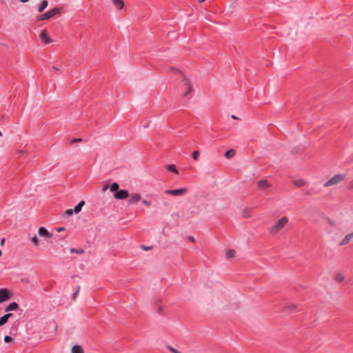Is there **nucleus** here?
Returning <instances> with one entry per match:
<instances>
[{"instance_id": "nucleus-1", "label": "nucleus", "mask_w": 353, "mask_h": 353, "mask_svg": "<svg viewBox=\"0 0 353 353\" xmlns=\"http://www.w3.org/2000/svg\"><path fill=\"white\" fill-rule=\"evenodd\" d=\"M288 222V219L286 216L281 217L276 221V223L274 225H273L271 227L270 232L272 234L277 233L278 232H279L281 229H283L284 228V226L285 225V224Z\"/></svg>"}, {"instance_id": "nucleus-2", "label": "nucleus", "mask_w": 353, "mask_h": 353, "mask_svg": "<svg viewBox=\"0 0 353 353\" xmlns=\"http://www.w3.org/2000/svg\"><path fill=\"white\" fill-rule=\"evenodd\" d=\"M61 8H54L51 10H49L44 14H40L37 17V21L48 19L57 14L60 13Z\"/></svg>"}, {"instance_id": "nucleus-3", "label": "nucleus", "mask_w": 353, "mask_h": 353, "mask_svg": "<svg viewBox=\"0 0 353 353\" xmlns=\"http://www.w3.org/2000/svg\"><path fill=\"white\" fill-rule=\"evenodd\" d=\"M345 175H344V174H336L324 184V187H329V186L337 184L339 182L343 181L345 179Z\"/></svg>"}, {"instance_id": "nucleus-4", "label": "nucleus", "mask_w": 353, "mask_h": 353, "mask_svg": "<svg viewBox=\"0 0 353 353\" xmlns=\"http://www.w3.org/2000/svg\"><path fill=\"white\" fill-rule=\"evenodd\" d=\"M12 293L6 288L0 289V303L10 300L12 297Z\"/></svg>"}, {"instance_id": "nucleus-5", "label": "nucleus", "mask_w": 353, "mask_h": 353, "mask_svg": "<svg viewBox=\"0 0 353 353\" xmlns=\"http://www.w3.org/2000/svg\"><path fill=\"white\" fill-rule=\"evenodd\" d=\"M188 191L187 188H181L176 190H165V193L167 194H171L173 196H181L183 195Z\"/></svg>"}, {"instance_id": "nucleus-6", "label": "nucleus", "mask_w": 353, "mask_h": 353, "mask_svg": "<svg viewBox=\"0 0 353 353\" xmlns=\"http://www.w3.org/2000/svg\"><path fill=\"white\" fill-rule=\"evenodd\" d=\"M129 193L126 190H119L115 193H114V196L116 199L123 200L125 199L128 197Z\"/></svg>"}, {"instance_id": "nucleus-7", "label": "nucleus", "mask_w": 353, "mask_h": 353, "mask_svg": "<svg viewBox=\"0 0 353 353\" xmlns=\"http://www.w3.org/2000/svg\"><path fill=\"white\" fill-rule=\"evenodd\" d=\"M183 86L186 90L185 92L183 94L184 97L188 96L192 90V85L189 79L186 77H183Z\"/></svg>"}, {"instance_id": "nucleus-8", "label": "nucleus", "mask_w": 353, "mask_h": 353, "mask_svg": "<svg viewBox=\"0 0 353 353\" xmlns=\"http://www.w3.org/2000/svg\"><path fill=\"white\" fill-rule=\"evenodd\" d=\"M271 186L272 185L266 179H262L257 182V187L261 190H266Z\"/></svg>"}, {"instance_id": "nucleus-9", "label": "nucleus", "mask_w": 353, "mask_h": 353, "mask_svg": "<svg viewBox=\"0 0 353 353\" xmlns=\"http://www.w3.org/2000/svg\"><path fill=\"white\" fill-rule=\"evenodd\" d=\"M41 40L44 42L46 44L50 43L52 40L48 36V32L46 30H43L40 34Z\"/></svg>"}, {"instance_id": "nucleus-10", "label": "nucleus", "mask_w": 353, "mask_h": 353, "mask_svg": "<svg viewBox=\"0 0 353 353\" xmlns=\"http://www.w3.org/2000/svg\"><path fill=\"white\" fill-rule=\"evenodd\" d=\"M39 235L45 236L46 238H50L52 236V234L50 233L44 227H40L39 228Z\"/></svg>"}, {"instance_id": "nucleus-11", "label": "nucleus", "mask_w": 353, "mask_h": 353, "mask_svg": "<svg viewBox=\"0 0 353 353\" xmlns=\"http://www.w3.org/2000/svg\"><path fill=\"white\" fill-rule=\"evenodd\" d=\"M352 238H353V232L352 233H350V234H347L343 238V239L342 240V241L340 243L339 245L341 246H342V245H346V244L349 243Z\"/></svg>"}, {"instance_id": "nucleus-12", "label": "nucleus", "mask_w": 353, "mask_h": 353, "mask_svg": "<svg viewBox=\"0 0 353 353\" xmlns=\"http://www.w3.org/2000/svg\"><path fill=\"white\" fill-rule=\"evenodd\" d=\"M141 199L140 194H132L130 199L128 200V203L130 204L136 203Z\"/></svg>"}, {"instance_id": "nucleus-13", "label": "nucleus", "mask_w": 353, "mask_h": 353, "mask_svg": "<svg viewBox=\"0 0 353 353\" xmlns=\"http://www.w3.org/2000/svg\"><path fill=\"white\" fill-rule=\"evenodd\" d=\"M19 307V305L16 302H12L7 307H5L6 312H10L13 310H17Z\"/></svg>"}, {"instance_id": "nucleus-14", "label": "nucleus", "mask_w": 353, "mask_h": 353, "mask_svg": "<svg viewBox=\"0 0 353 353\" xmlns=\"http://www.w3.org/2000/svg\"><path fill=\"white\" fill-rule=\"evenodd\" d=\"M113 4L118 10H121L124 7V2L123 0H112Z\"/></svg>"}, {"instance_id": "nucleus-15", "label": "nucleus", "mask_w": 353, "mask_h": 353, "mask_svg": "<svg viewBox=\"0 0 353 353\" xmlns=\"http://www.w3.org/2000/svg\"><path fill=\"white\" fill-rule=\"evenodd\" d=\"M48 2L46 0H43L41 3L38 6V12H42L48 6Z\"/></svg>"}, {"instance_id": "nucleus-16", "label": "nucleus", "mask_w": 353, "mask_h": 353, "mask_svg": "<svg viewBox=\"0 0 353 353\" xmlns=\"http://www.w3.org/2000/svg\"><path fill=\"white\" fill-rule=\"evenodd\" d=\"M85 205V201H80L75 207L73 209L74 210V212L77 214L79 213V212H81V208L82 207Z\"/></svg>"}, {"instance_id": "nucleus-17", "label": "nucleus", "mask_w": 353, "mask_h": 353, "mask_svg": "<svg viewBox=\"0 0 353 353\" xmlns=\"http://www.w3.org/2000/svg\"><path fill=\"white\" fill-rule=\"evenodd\" d=\"M72 353H84L81 345H75L72 347Z\"/></svg>"}, {"instance_id": "nucleus-18", "label": "nucleus", "mask_w": 353, "mask_h": 353, "mask_svg": "<svg viewBox=\"0 0 353 353\" xmlns=\"http://www.w3.org/2000/svg\"><path fill=\"white\" fill-rule=\"evenodd\" d=\"M235 154H236V150H234L233 149H230L225 152L224 156L227 159H230V158L233 157L235 155Z\"/></svg>"}, {"instance_id": "nucleus-19", "label": "nucleus", "mask_w": 353, "mask_h": 353, "mask_svg": "<svg viewBox=\"0 0 353 353\" xmlns=\"http://www.w3.org/2000/svg\"><path fill=\"white\" fill-rule=\"evenodd\" d=\"M119 189V185L117 183L114 182L110 186V190L114 193L118 191Z\"/></svg>"}, {"instance_id": "nucleus-20", "label": "nucleus", "mask_w": 353, "mask_h": 353, "mask_svg": "<svg viewBox=\"0 0 353 353\" xmlns=\"http://www.w3.org/2000/svg\"><path fill=\"white\" fill-rule=\"evenodd\" d=\"M166 168L170 172H172L176 174L179 173L176 166L174 164L168 165Z\"/></svg>"}, {"instance_id": "nucleus-21", "label": "nucleus", "mask_w": 353, "mask_h": 353, "mask_svg": "<svg viewBox=\"0 0 353 353\" xmlns=\"http://www.w3.org/2000/svg\"><path fill=\"white\" fill-rule=\"evenodd\" d=\"M70 251L72 253H75V254H79L84 253V250L82 249V248H78L77 249V248H71L70 249Z\"/></svg>"}, {"instance_id": "nucleus-22", "label": "nucleus", "mask_w": 353, "mask_h": 353, "mask_svg": "<svg viewBox=\"0 0 353 353\" xmlns=\"http://www.w3.org/2000/svg\"><path fill=\"white\" fill-rule=\"evenodd\" d=\"M227 259L232 258L235 256V250L233 249L228 250L225 254Z\"/></svg>"}, {"instance_id": "nucleus-23", "label": "nucleus", "mask_w": 353, "mask_h": 353, "mask_svg": "<svg viewBox=\"0 0 353 353\" xmlns=\"http://www.w3.org/2000/svg\"><path fill=\"white\" fill-rule=\"evenodd\" d=\"M251 212V209L250 208H245L243 210V212H242V216L244 217V218H248L250 216V213Z\"/></svg>"}, {"instance_id": "nucleus-24", "label": "nucleus", "mask_w": 353, "mask_h": 353, "mask_svg": "<svg viewBox=\"0 0 353 353\" xmlns=\"http://www.w3.org/2000/svg\"><path fill=\"white\" fill-rule=\"evenodd\" d=\"M8 321V316H6V315H3L0 318V326L6 324Z\"/></svg>"}, {"instance_id": "nucleus-25", "label": "nucleus", "mask_w": 353, "mask_h": 353, "mask_svg": "<svg viewBox=\"0 0 353 353\" xmlns=\"http://www.w3.org/2000/svg\"><path fill=\"white\" fill-rule=\"evenodd\" d=\"M297 307V305H295V304H292L290 305H288V306H285L283 307V310L285 311V310H290V311H292L294 310H295L296 308Z\"/></svg>"}, {"instance_id": "nucleus-26", "label": "nucleus", "mask_w": 353, "mask_h": 353, "mask_svg": "<svg viewBox=\"0 0 353 353\" xmlns=\"http://www.w3.org/2000/svg\"><path fill=\"white\" fill-rule=\"evenodd\" d=\"M200 152L198 150H195L192 152V158L194 160L197 161L199 159Z\"/></svg>"}, {"instance_id": "nucleus-27", "label": "nucleus", "mask_w": 353, "mask_h": 353, "mask_svg": "<svg viewBox=\"0 0 353 353\" xmlns=\"http://www.w3.org/2000/svg\"><path fill=\"white\" fill-rule=\"evenodd\" d=\"M294 184L299 187H301V186H303L305 185V181H303L302 179H299V180H296V181H294Z\"/></svg>"}, {"instance_id": "nucleus-28", "label": "nucleus", "mask_w": 353, "mask_h": 353, "mask_svg": "<svg viewBox=\"0 0 353 353\" xmlns=\"http://www.w3.org/2000/svg\"><path fill=\"white\" fill-rule=\"evenodd\" d=\"M345 277L343 276V274H338L336 276V280L339 282V283H341L342 282L343 280H344Z\"/></svg>"}, {"instance_id": "nucleus-29", "label": "nucleus", "mask_w": 353, "mask_h": 353, "mask_svg": "<svg viewBox=\"0 0 353 353\" xmlns=\"http://www.w3.org/2000/svg\"><path fill=\"white\" fill-rule=\"evenodd\" d=\"M167 349L169 350L172 353H181V352L178 351L176 349L174 348L170 345H168Z\"/></svg>"}, {"instance_id": "nucleus-30", "label": "nucleus", "mask_w": 353, "mask_h": 353, "mask_svg": "<svg viewBox=\"0 0 353 353\" xmlns=\"http://www.w3.org/2000/svg\"><path fill=\"white\" fill-rule=\"evenodd\" d=\"M27 152L26 150H18L17 152H16V155L17 157H22L23 154H26Z\"/></svg>"}, {"instance_id": "nucleus-31", "label": "nucleus", "mask_w": 353, "mask_h": 353, "mask_svg": "<svg viewBox=\"0 0 353 353\" xmlns=\"http://www.w3.org/2000/svg\"><path fill=\"white\" fill-rule=\"evenodd\" d=\"M79 290H80V287H79V286H78V287H77V290H76V291H75V292L73 293V294H72V299H73L74 301L76 299V298H77V295H78V294H79Z\"/></svg>"}, {"instance_id": "nucleus-32", "label": "nucleus", "mask_w": 353, "mask_h": 353, "mask_svg": "<svg viewBox=\"0 0 353 353\" xmlns=\"http://www.w3.org/2000/svg\"><path fill=\"white\" fill-rule=\"evenodd\" d=\"M31 241H32V242L33 243V244H34V245H36V246H37V245H38V244H39V240H38V238H37L36 236H33V237L31 239Z\"/></svg>"}, {"instance_id": "nucleus-33", "label": "nucleus", "mask_w": 353, "mask_h": 353, "mask_svg": "<svg viewBox=\"0 0 353 353\" xmlns=\"http://www.w3.org/2000/svg\"><path fill=\"white\" fill-rule=\"evenodd\" d=\"M74 212V210H72V209H68L65 212H64V214L66 216H71Z\"/></svg>"}, {"instance_id": "nucleus-34", "label": "nucleus", "mask_w": 353, "mask_h": 353, "mask_svg": "<svg viewBox=\"0 0 353 353\" xmlns=\"http://www.w3.org/2000/svg\"><path fill=\"white\" fill-rule=\"evenodd\" d=\"M12 341H13V339L11 336H4V341L6 343H11V342H12Z\"/></svg>"}, {"instance_id": "nucleus-35", "label": "nucleus", "mask_w": 353, "mask_h": 353, "mask_svg": "<svg viewBox=\"0 0 353 353\" xmlns=\"http://www.w3.org/2000/svg\"><path fill=\"white\" fill-rule=\"evenodd\" d=\"M81 141H82V139H81V138H74V139L71 140L70 143L72 144L74 143H79V142H81Z\"/></svg>"}, {"instance_id": "nucleus-36", "label": "nucleus", "mask_w": 353, "mask_h": 353, "mask_svg": "<svg viewBox=\"0 0 353 353\" xmlns=\"http://www.w3.org/2000/svg\"><path fill=\"white\" fill-rule=\"evenodd\" d=\"M142 203H143V205H146V206H150V205H151L150 201H147V200H145V199H143V200L142 201Z\"/></svg>"}, {"instance_id": "nucleus-37", "label": "nucleus", "mask_w": 353, "mask_h": 353, "mask_svg": "<svg viewBox=\"0 0 353 353\" xmlns=\"http://www.w3.org/2000/svg\"><path fill=\"white\" fill-rule=\"evenodd\" d=\"M141 248L143 250H151L152 249V247L151 246H145V245H142L141 246Z\"/></svg>"}, {"instance_id": "nucleus-38", "label": "nucleus", "mask_w": 353, "mask_h": 353, "mask_svg": "<svg viewBox=\"0 0 353 353\" xmlns=\"http://www.w3.org/2000/svg\"><path fill=\"white\" fill-rule=\"evenodd\" d=\"M65 230V228H64V227H60V228H57V231L58 232H60L64 231Z\"/></svg>"}, {"instance_id": "nucleus-39", "label": "nucleus", "mask_w": 353, "mask_h": 353, "mask_svg": "<svg viewBox=\"0 0 353 353\" xmlns=\"http://www.w3.org/2000/svg\"><path fill=\"white\" fill-rule=\"evenodd\" d=\"M188 239L190 241L192 242V243H194L195 242V239L193 236H190L188 237Z\"/></svg>"}, {"instance_id": "nucleus-40", "label": "nucleus", "mask_w": 353, "mask_h": 353, "mask_svg": "<svg viewBox=\"0 0 353 353\" xmlns=\"http://www.w3.org/2000/svg\"><path fill=\"white\" fill-rule=\"evenodd\" d=\"M162 310H163V307L161 306H159L158 307L157 312H158L159 314H161L162 313Z\"/></svg>"}, {"instance_id": "nucleus-41", "label": "nucleus", "mask_w": 353, "mask_h": 353, "mask_svg": "<svg viewBox=\"0 0 353 353\" xmlns=\"http://www.w3.org/2000/svg\"><path fill=\"white\" fill-rule=\"evenodd\" d=\"M108 185H103V188H102V191H103V192H104V191H105L106 190H108Z\"/></svg>"}, {"instance_id": "nucleus-42", "label": "nucleus", "mask_w": 353, "mask_h": 353, "mask_svg": "<svg viewBox=\"0 0 353 353\" xmlns=\"http://www.w3.org/2000/svg\"><path fill=\"white\" fill-rule=\"evenodd\" d=\"M6 316H8V319L12 316V313H7L5 314Z\"/></svg>"}, {"instance_id": "nucleus-43", "label": "nucleus", "mask_w": 353, "mask_h": 353, "mask_svg": "<svg viewBox=\"0 0 353 353\" xmlns=\"http://www.w3.org/2000/svg\"><path fill=\"white\" fill-rule=\"evenodd\" d=\"M52 68H53L54 70H56V71H61V69H60V68H58V67H57V66L53 65V66H52Z\"/></svg>"}, {"instance_id": "nucleus-44", "label": "nucleus", "mask_w": 353, "mask_h": 353, "mask_svg": "<svg viewBox=\"0 0 353 353\" xmlns=\"http://www.w3.org/2000/svg\"><path fill=\"white\" fill-rule=\"evenodd\" d=\"M4 243H5V239L3 238V239H1V243H0L1 246H3V244H4Z\"/></svg>"}, {"instance_id": "nucleus-45", "label": "nucleus", "mask_w": 353, "mask_h": 353, "mask_svg": "<svg viewBox=\"0 0 353 353\" xmlns=\"http://www.w3.org/2000/svg\"><path fill=\"white\" fill-rule=\"evenodd\" d=\"M19 1L22 3H26V2H28L29 0H19Z\"/></svg>"}, {"instance_id": "nucleus-46", "label": "nucleus", "mask_w": 353, "mask_h": 353, "mask_svg": "<svg viewBox=\"0 0 353 353\" xmlns=\"http://www.w3.org/2000/svg\"><path fill=\"white\" fill-rule=\"evenodd\" d=\"M232 118L234 119H238V118L235 115H232Z\"/></svg>"}, {"instance_id": "nucleus-47", "label": "nucleus", "mask_w": 353, "mask_h": 353, "mask_svg": "<svg viewBox=\"0 0 353 353\" xmlns=\"http://www.w3.org/2000/svg\"><path fill=\"white\" fill-rule=\"evenodd\" d=\"M205 1V0H198V1H199V3H203V2H204Z\"/></svg>"}, {"instance_id": "nucleus-48", "label": "nucleus", "mask_w": 353, "mask_h": 353, "mask_svg": "<svg viewBox=\"0 0 353 353\" xmlns=\"http://www.w3.org/2000/svg\"><path fill=\"white\" fill-rule=\"evenodd\" d=\"M329 223H330V225H334V224L332 223V222L329 221Z\"/></svg>"}]
</instances>
